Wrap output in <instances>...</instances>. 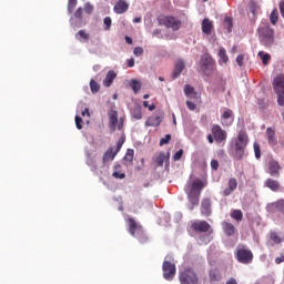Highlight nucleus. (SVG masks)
<instances>
[{
    "label": "nucleus",
    "instance_id": "nucleus-4",
    "mask_svg": "<svg viewBox=\"0 0 284 284\" xmlns=\"http://www.w3.org/2000/svg\"><path fill=\"white\" fill-rule=\"evenodd\" d=\"M260 41L265 48H272L274 45V29L265 24L264 27L258 28Z\"/></svg>",
    "mask_w": 284,
    "mask_h": 284
},
{
    "label": "nucleus",
    "instance_id": "nucleus-62",
    "mask_svg": "<svg viewBox=\"0 0 284 284\" xmlns=\"http://www.w3.org/2000/svg\"><path fill=\"white\" fill-rule=\"evenodd\" d=\"M276 265H281V263H284V255H281L280 257L275 258Z\"/></svg>",
    "mask_w": 284,
    "mask_h": 284
},
{
    "label": "nucleus",
    "instance_id": "nucleus-52",
    "mask_svg": "<svg viewBox=\"0 0 284 284\" xmlns=\"http://www.w3.org/2000/svg\"><path fill=\"white\" fill-rule=\"evenodd\" d=\"M133 54L135 57H142L143 55V48L141 47H135L134 50H133Z\"/></svg>",
    "mask_w": 284,
    "mask_h": 284
},
{
    "label": "nucleus",
    "instance_id": "nucleus-12",
    "mask_svg": "<svg viewBox=\"0 0 284 284\" xmlns=\"http://www.w3.org/2000/svg\"><path fill=\"white\" fill-rule=\"evenodd\" d=\"M221 119L222 125L230 128V125L234 123V112L232 111V109H225L221 115Z\"/></svg>",
    "mask_w": 284,
    "mask_h": 284
},
{
    "label": "nucleus",
    "instance_id": "nucleus-16",
    "mask_svg": "<svg viewBox=\"0 0 284 284\" xmlns=\"http://www.w3.org/2000/svg\"><path fill=\"white\" fill-rule=\"evenodd\" d=\"M264 186L268 187L272 192H281V182L274 179H266L264 182Z\"/></svg>",
    "mask_w": 284,
    "mask_h": 284
},
{
    "label": "nucleus",
    "instance_id": "nucleus-14",
    "mask_svg": "<svg viewBox=\"0 0 284 284\" xmlns=\"http://www.w3.org/2000/svg\"><path fill=\"white\" fill-rule=\"evenodd\" d=\"M272 85L275 94L278 92H284V75L283 74L276 75L273 79Z\"/></svg>",
    "mask_w": 284,
    "mask_h": 284
},
{
    "label": "nucleus",
    "instance_id": "nucleus-54",
    "mask_svg": "<svg viewBox=\"0 0 284 284\" xmlns=\"http://www.w3.org/2000/svg\"><path fill=\"white\" fill-rule=\"evenodd\" d=\"M112 176L114 179H125V173H121L119 171H115V172L112 173Z\"/></svg>",
    "mask_w": 284,
    "mask_h": 284
},
{
    "label": "nucleus",
    "instance_id": "nucleus-25",
    "mask_svg": "<svg viewBox=\"0 0 284 284\" xmlns=\"http://www.w3.org/2000/svg\"><path fill=\"white\" fill-rule=\"evenodd\" d=\"M114 79H116V73L114 71H109L103 80L104 88H110L114 82Z\"/></svg>",
    "mask_w": 284,
    "mask_h": 284
},
{
    "label": "nucleus",
    "instance_id": "nucleus-11",
    "mask_svg": "<svg viewBox=\"0 0 284 284\" xmlns=\"http://www.w3.org/2000/svg\"><path fill=\"white\" fill-rule=\"evenodd\" d=\"M207 185V182L196 179L191 184V190L189 191L191 194H199L201 195V192H203V187Z\"/></svg>",
    "mask_w": 284,
    "mask_h": 284
},
{
    "label": "nucleus",
    "instance_id": "nucleus-39",
    "mask_svg": "<svg viewBox=\"0 0 284 284\" xmlns=\"http://www.w3.org/2000/svg\"><path fill=\"white\" fill-rule=\"evenodd\" d=\"M90 89H91V92L93 94H97V92H99V90H101V85H99V83L94 80H91L90 81Z\"/></svg>",
    "mask_w": 284,
    "mask_h": 284
},
{
    "label": "nucleus",
    "instance_id": "nucleus-36",
    "mask_svg": "<svg viewBox=\"0 0 284 284\" xmlns=\"http://www.w3.org/2000/svg\"><path fill=\"white\" fill-rule=\"evenodd\" d=\"M270 21L273 26H276V23H278V10L277 9H274L272 12H271V16H270Z\"/></svg>",
    "mask_w": 284,
    "mask_h": 284
},
{
    "label": "nucleus",
    "instance_id": "nucleus-47",
    "mask_svg": "<svg viewBox=\"0 0 284 284\" xmlns=\"http://www.w3.org/2000/svg\"><path fill=\"white\" fill-rule=\"evenodd\" d=\"M75 125L78 130H83V119L79 115H75Z\"/></svg>",
    "mask_w": 284,
    "mask_h": 284
},
{
    "label": "nucleus",
    "instance_id": "nucleus-28",
    "mask_svg": "<svg viewBox=\"0 0 284 284\" xmlns=\"http://www.w3.org/2000/svg\"><path fill=\"white\" fill-rule=\"evenodd\" d=\"M209 278H210L211 283H216V282L221 281V278H223V277L221 276V272H219L217 268H212L209 272Z\"/></svg>",
    "mask_w": 284,
    "mask_h": 284
},
{
    "label": "nucleus",
    "instance_id": "nucleus-24",
    "mask_svg": "<svg viewBox=\"0 0 284 284\" xmlns=\"http://www.w3.org/2000/svg\"><path fill=\"white\" fill-rule=\"evenodd\" d=\"M187 200L191 203L190 210H194V207H196L199 205V201L201 199V195H199V193H190L187 192Z\"/></svg>",
    "mask_w": 284,
    "mask_h": 284
},
{
    "label": "nucleus",
    "instance_id": "nucleus-26",
    "mask_svg": "<svg viewBox=\"0 0 284 284\" xmlns=\"http://www.w3.org/2000/svg\"><path fill=\"white\" fill-rule=\"evenodd\" d=\"M268 236L270 241H272L275 245H281V243L284 241V237L276 231H271Z\"/></svg>",
    "mask_w": 284,
    "mask_h": 284
},
{
    "label": "nucleus",
    "instance_id": "nucleus-9",
    "mask_svg": "<svg viewBox=\"0 0 284 284\" xmlns=\"http://www.w3.org/2000/svg\"><path fill=\"white\" fill-rule=\"evenodd\" d=\"M216 68V64L214 62V59L210 55H203L201 59V70L204 72V74H210L207 72H213V70Z\"/></svg>",
    "mask_w": 284,
    "mask_h": 284
},
{
    "label": "nucleus",
    "instance_id": "nucleus-17",
    "mask_svg": "<svg viewBox=\"0 0 284 284\" xmlns=\"http://www.w3.org/2000/svg\"><path fill=\"white\" fill-rule=\"evenodd\" d=\"M266 139H267L268 145H271L272 148H275V145H278V140L276 139V131H274V129L272 128L266 129Z\"/></svg>",
    "mask_w": 284,
    "mask_h": 284
},
{
    "label": "nucleus",
    "instance_id": "nucleus-42",
    "mask_svg": "<svg viewBox=\"0 0 284 284\" xmlns=\"http://www.w3.org/2000/svg\"><path fill=\"white\" fill-rule=\"evenodd\" d=\"M227 187H230L231 190H236V187H239V181H236L235 178H231L227 182Z\"/></svg>",
    "mask_w": 284,
    "mask_h": 284
},
{
    "label": "nucleus",
    "instance_id": "nucleus-1",
    "mask_svg": "<svg viewBox=\"0 0 284 284\" xmlns=\"http://www.w3.org/2000/svg\"><path fill=\"white\" fill-rule=\"evenodd\" d=\"M128 223L131 236H134V239H138L141 243H148V235L145 234V231H143V226L138 223L134 217H129Z\"/></svg>",
    "mask_w": 284,
    "mask_h": 284
},
{
    "label": "nucleus",
    "instance_id": "nucleus-37",
    "mask_svg": "<svg viewBox=\"0 0 284 284\" xmlns=\"http://www.w3.org/2000/svg\"><path fill=\"white\" fill-rule=\"evenodd\" d=\"M130 88L136 94V92H139L141 90V82L136 81V80H131Z\"/></svg>",
    "mask_w": 284,
    "mask_h": 284
},
{
    "label": "nucleus",
    "instance_id": "nucleus-10",
    "mask_svg": "<svg viewBox=\"0 0 284 284\" xmlns=\"http://www.w3.org/2000/svg\"><path fill=\"white\" fill-rule=\"evenodd\" d=\"M210 227L212 226L206 221H197L191 224L192 231L199 233L210 232Z\"/></svg>",
    "mask_w": 284,
    "mask_h": 284
},
{
    "label": "nucleus",
    "instance_id": "nucleus-50",
    "mask_svg": "<svg viewBox=\"0 0 284 284\" xmlns=\"http://www.w3.org/2000/svg\"><path fill=\"white\" fill-rule=\"evenodd\" d=\"M253 148H254V152H255V158L261 159V145H258V143H254Z\"/></svg>",
    "mask_w": 284,
    "mask_h": 284
},
{
    "label": "nucleus",
    "instance_id": "nucleus-15",
    "mask_svg": "<svg viewBox=\"0 0 284 284\" xmlns=\"http://www.w3.org/2000/svg\"><path fill=\"white\" fill-rule=\"evenodd\" d=\"M129 9L130 4L125 0H119L114 6L113 11L115 14H125Z\"/></svg>",
    "mask_w": 284,
    "mask_h": 284
},
{
    "label": "nucleus",
    "instance_id": "nucleus-41",
    "mask_svg": "<svg viewBox=\"0 0 284 284\" xmlns=\"http://www.w3.org/2000/svg\"><path fill=\"white\" fill-rule=\"evenodd\" d=\"M78 0H69L68 1V12L69 14H72L74 12V9L77 8Z\"/></svg>",
    "mask_w": 284,
    "mask_h": 284
},
{
    "label": "nucleus",
    "instance_id": "nucleus-53",
    "mask_svg": "<svg viewBox=\"0 0 284 284\" xmlns=\"http://www.w3.org/2000/svg\"><path fill=\"white\" fill-rule=\"evenodd\" d=\"M123 143H125V140L120 139L116 144L115 154H119L121 152V148H123Z\"/></svg>",
    "mask_w": 284,
    "mask_h": 284
},
{
    "label": "nucleus",
    "instance_id": "nucleus-35",
    "mask_svg": "<svg viewBox=\"0 0 284 284\" xmlns=\"http://www.w3.org/2000/svg\"><path fill=\"white\" fill-rule=\"evenodd\" d=\"M257 57H260L262 59V63L264 65H267V63H270V59H272V57L268 53H265L263 51H260L257 53Z\"/></svg>",
    "mask_w": 284,
    "mask_h": 284
},
{
    "label": "nucleus",
    "instance_id": "nucleus-64",
    "mask_svg": "<svg viewBox=\"0 0 284 284\" xmlns=\"http://www.w3.org/2000/svg\"><path fill=\"white\" fill-rule=\"evenodd\" d=\"M226 284H239L235 278H230Z\"/></svg>",
    "mask_w": 284,
    "mask_h": 284
},
{
    "label": "nucleus",
    "instance_id": "nucleus-33",
    "mask_svg": "<svg viewBox=\"0 0 284 284\" xmlns=\"http://www.w3.org/2000/svg\"><path fill=\"white\" fill-rule=\"evenodd\" d=\"M75 38L81 41V39L83 41H90V33H87L85 30H80L78 31V33L75 34Z\"/></svg>",
    "mask_w": 284,
    "mask_h": 284
},
{
    "label": "nucleus",
    "instance_id": "nucleus-61",
    "mask_svg": "<svg viewBox=\"0 0 284 284\" xmlns=\"http://www.w3.org/2000/svg\"><path fill=\"white\" fill-rule=\"evenodd\" d=\"M280 212L284 215V199H280Z\"/></svg>",
    "mask_w": 284,
    "mask_h": 284
},
{
    "label": "nucleus",
    "instance_id": "nucleus-55",
    "mask_svg": "<svg viewBox=\"0 0 284 284\" xmlns=\"http://www.w3.org/2000/svg\"><path fill=\"white\" fill-rule=\"evenodd\" d=\"M224 21H225V23H227V32H232V18H230V17H226L225 19H224Z\"/></svg>",
    "mask_w": 284,
    "mask_h": 284
},
{
    "label": "nucleus",
    "instance_id": "nucleus-5",
    "mask_svg": "<svg viewBox=\"0 0 284 284\" xmlns=\"http://www.w3.org/2000/svg\"><path fill=\"white\" fill-rule=\"evenodd\" d=\"M158 23L159 26H164V28H168L169 30H173V32L181 30L182 26L181 20L172 16H160L158 18Z\"/></svg>",
    "mask_w": 284,
    "mask_h": 284
},
{
    "label": "nucleus",
    "instance_id": "nucleus-23",
    "mask_svg": "<svg viewBox=\"0 0 284 284\" xmlns=\"http://www.w3.org/2000/svg\"><path fill=\"white\" fill-rule=\"evenodd\" d=\"M214 29V23L205 18L203 21H202V32L204 34H212V30Z\"/></svg>",
    "mask_w": 284,
    "mask_h": 284
},
{
    "label": "nucleus",
    "instance_id": "nucleus-21",
    "mask_svg": "<svg viewBox=\"0 0 284 284\" xmlns=\"http://www.w3.org/2000/svg\"><path fill=\"white\" fill-rule=\"evenodd\" d=\"M222 229L226 236H234L236 234V227L230 222H222Z\"/></svg>",
    "mask_w": 284,
    "mask_h": 284
},
{
    "label": "nucleus",
    "instance_id": "nucleus-58",
    "mask_svg": "<svg viewBox=\"0 0 284 284\" xmlns=\"http://www.w3.org/2000/svg\"><path fill=\"white\" fill-rule=\"evenodd\" d=\"M244 57H243V54H240V55H237V58H236V63H237V65H240V68H243V61H244Z\"/></svg>",
    "mask_w": 284,
    "mask_h": 284
},
{
    "label": "nucleus",
    "instance_id": "nucleus-29",
    "mask_svg": "<svg viewBox=\"0 0 284 284\" xmlns=\"http://www.w3.org/2000/svg\"><path fill=\"white\" fill-rule=\"evenodd\" d=\"M146 125L152 128H159L161 125V116L159 115L150 116L146 121Z\"/></svg>",
    "mask_w": 284,
    "mask_h": 284
},
{
    "label": "nucleus",
    "instance_id": "nucleus-18",
    "mask_svg": "<svg viewBox=\"0 0 284 284\" xmlns=\"http://www.w3.org/2000/svg\"><path fill=\"white\" fill-rule=\"evenodd\" d=\"M185 69V62L183 60H178L175 62V67L172 73V78L173 79H179V77H181V72H183V70Z\"/></svg>",
    "mask_w": 284,
    "mask_h": 284
},
{
    "label": "nucleus",
    "instance_id": "nucleus-38",
    "mask_svg": "<svg viewBox=\"0 0 284 284\" xmlns=\"http://www.w3.org/2000/svg\"><path fill=\"white\" fill-rule=\"evenodd\" d=\"M124 161H128V163H132V161H134V150L133 149L126 150Z\"/></svg>",
    "mask_w": 284,
    "mask_h": 284
},
{
    "label": "nucleus",
    "instance_id": "nucleus-40",
    "mask_svg": "<svg viewBox=\"0 0 284 284\" xmlns=\"http://www.w3.org/2000/svg\"><path fill=\"white\" fill-rule=\"evenodd\" d=\"M132 114H133V118L134 119H143V113L141 112V106H135L133 110H132Z\"/></svg>",
    "mask_w": 284,
    "mask_h": 284
},
{
    "label": "nucleus",
    "instance_id": "nucleus-51",
    "mask_svg": "<svg viewBox=\"0 0 284 284\" xmlns=\"http://www.w3.org/2000/svg\"><path fill=\"white\" fill-rule=\"evenodd\" d=\"M183 159V149H180L174 155L173 161H181Z\"/></svg>",
    "mask_w": 284,
    "mask_h": 284
},
{
    "label": "nucleus",
    "instance_id": "nucleus-31",
    "mask_svg": "<svg viewBox=\"0 0 284 284\" xmlns=\"http://www.w3.org/2000/svg\"><path fill=\"white\" fill-rule=\"evenodd\" d=\"M184 94L189 99H196V91H194V88L192 85H190V84H186L184 87Z\"/></svg>",
    "mask_w": 284,
    "mask_h": 284
},
{
    "label": "nucleus",
    "instance_id": "nucleus-44",
    "mask_svg": "<svg viewBox=\"0 0 284 284\" xmlns=\"http://www.w3.org/2000/svg\"><path fill=\"white\" fill-rule=\"evenodd\" d=\"M275 94H277V105H281V108H284V91Z\"/></svg>",
    "mask_w": 284,
    "mask_h": 284
},
{
    "label": "nucleus",
    "instance_id": "nucleus-56",
    "mask_svg": "<svg viewBox=\"0 0 284 284\" xmlns=\"http://www.w3.org/2000/svg\"><path fill=\"white\" fill-rule=\"evenodd\" d=\"M232 192H234V190L230 189V186H227L226 189L223 190L222 195L230 196V194H232Z\"/></svg>",
    "mask_w": 284,
    "mask_h": 284
},
{
    "label": "nucleus",
    "instance_id": "nucleus-57",
    "mask_svg": "<svg viewBox=\"0 0 284 284\" xmlns=\"http://www.w3.org/2000/svg\"><path fill=\"white\" fill-rule=\"evenodd\" d=\"M186 108H189L191 111H194L196 110V104L192 101H186Z\"/></svg>",
    "mask_w": 284,
    "mask_h": 284
},
{
    "label": "nucleus",
    "instance_id": "nucleus-60",
    "mask_svg": "<svg viewBox=\"0 0 284 284\" xmlns=\"http://www.w3.org/2000/svg\"><path fill=\"white\" fill-rule=\"evenodd\" d=\"M280 12H281V16L284 19V0H281V2H280Z\"/></svg>",
    "mask_w": 284,
    "mask_h": 284
},
{
    "label": "nucleus",
    "instance_id": "nucleus-19",
    "mask_svg": "<svg viewBox=\"0 0 284 284\" xmlns=\"http://www.w3.org/2000/svg\"><path fill=\"white\" fill-rule=\"evenodd\" d=\"M265 210L268 214H276V212H281V200L267 203Z\"/></svg>",
    "mask_w": 284,
    "mask_h": 284
},
{
    "label": "nucleus",
    "instance_id": "nucleus-27",
    "mask_svg": "<svg viewBox=\"0 0 284 284\" xmlns=\"http://www.w3.org/2000/svg\"><path fill=\"white\" fill-rule=\"evenodd\" d=\"M116 151L114 149L110 148L106 150V152L103 154L102 162L108 163V161H114V158L116 156Z\"/></svg>",
    "mask_w": 284,
    "mask_h": 284
},
{
    "label": "nucleus",
    "instance_id": "nucleus-45",
    "mask_svg": "<svg viewBox=\"0 0 284 284\" xmlns=\"http://www.w3.org/2000/svg\"><path fill=\"white\" fill-rule=\"evenodd\" d=\"M258 8V4L254 2L253 0L248 3V10L252 12V14H256V10Z\"/></svg>",
    "mask_w": 284,
    "mask_h": 284
},
{
    "label": "nucleus",
    "instance_id": "nucleus-7",
    "mask_svg": "<svg viewBox=\"0 0 284 284\" xmlns=\"http://www.w3.org/2000/svg\"><path fill=\"white\" fill-rule=\"evenodd\" d=\"M235 258L242 265H250L254 261V253H252V250L243 246L235 251Z\"/></svg>",
    "mask_w": 284,
    "mask_h": 284
},
{
    "label": "nucleus",
    "instance_id": "nucleus-48",
    "mask_svg": "<svg viewBox=\"0 0 284 284\" xmlns=\"http://www.w3.org/2000/svg\"><path fill=\"white\" fill-rule=\"evenodd\" d=\"M103 23L105 26L104 30H110V28L112 27V18L110 17H105L103 20Z\"/></svg>",
    "mask_w": 284,
    "mask_h": 284
},
{
    "label": "nucleus",
    "instance_id": "nucleus-13",
    "mask_svg": "<svg viewBox=\"0 0 284 284\" xmlns=\"http://www.w3.org/2000/svg\"><path fill=\"white\" fill-rule=\"evenodd\" d=\"M268 174L275 179L281 176V164L277 161L271 160L268 162Z\"/></svg>",
    "mask_w": 284,
    "mask_h": 284
},
{
    "label": "nucleus",
    "instance_id": "nucleus-49",
    "mask_svg": "<svg viewBox=\"0 0 284 284\" xmlns=\"http://www.w3.org/2000/svg\"><path fill=\"white\" fill-rule=\"evenodd\" d=\"M74 18L80 21L83 19V8L79 7L74 12Z\"/></svg>",
    "mask_w": 284,
    "mask_h": 284
},
{
    "label": "nucleus",
    "instance_id": "nucleus-30",
    "mask_svg": "<svg viewBox=\"0 0 284 284\" xmlns=\"http://www.w3.org/2000/svg\"><path fill=\"white\" fill-rule=\"evenodd\" d=\"M165 161H170V153L165 155V153H160L159 156L155 159V163L159 168H163V163Z\"/></svg>",
    "mask_w": 284,
    "mask_h": 284
},
{
    "label": "nucleus",
    "instance_id": "nucleus-32",
    "mask_svg": "<svg viewBox=\"0 0 284 284\" xmlns=\"http://www.w3.org/2000/svg\"><path fill=\"white\" fill-rule=\"evenodd\" d=\"M231 219H234V221H237V223H241V221H243V211L233 210L231 212Z\"/></svg>",
    "mask_w": 284,
    "mask_h": 284
},
{
    "label": "nucleus",
    "instance_id": "nucleus-6",
    "mask_svg": "<svg viewBox=\"0 0 284 284\" xmlns=\"http://www.w3.org/2000/svg\"><path fill=\"white\" fill-rule=\"evenodd\" d=\"M172 261H174L172 256H166L163 262L162 271L165 281H172L176 276V265Z\"/></svg>",
    "mask_w": 284,
    "mask_h": 284
},
{
    "label": "nucleus",
    "instance_id": "nucleus-8",
    "mask_svg": "<svg viewBox=\"0 0 284 284\" xmlns=\"http://www.w3.org/2000/svg\"><path fill=\"white\" fill-rule=\"evenodd\" d=\"M211 132L215 143H222V145H225V141H227V131L223 130L221 125L214 124L211 129Z\"/></svg>",
    "mask_w": 284,
    "mask_h": 284
},
{
    "label": "nucleus",
    "instance_id": "nucleus-43",
    "mask_svg": "<svg viewBox=\"0 0 284 284\" xmlns=\"http://www.w3.org/2000/svg\"><path fill=\"white\" fill-rule=\"evenodd\" d=\"M84 12L87 14H92V12H94V6L90 2L84 3Z\"/></svg>",
    "mask_w": 284,
    "mask_h": 284
},
{
    "label": "nucleus",
    "instance_id": "nucleus-46",
    "mask_svg": "<svg viewBox=\"0 0 284 284\" xmlns=\"http://www.w3.org/2000/svg\"><path fill=\"white\" fill-rule=\"evenodd\" d=\"M170 141H172V135L166 134L164 138H162L160 140V145H168V143H170Z\"/></svg>",
    "mask_w": 284,
    "mask_h": 284
},
{
    "label": "nucleus",
    "instance_id": "nucleus-2",
    "mask_svg": "<svg viewBox=\"0 0 284 284\" xmlns=\"http://www.w3.org/2000/svg\"><path fill=\"white\" fill-rule=\"evenodd\" d=\"M179 281L181 284H199V275L194 268L186 266L180 270Z\"/></svg>",
    "mask_w": 284,
    "mask_h": 284
},
{
    "label": "nucleus",
    "instance_id": "nucleus-22",
    "mask_svg": "<svg viewBox=\"0 0 284 284\" xmlns=\"http://www.w3.org/2000/svg\"><path fill=\"white\" fill-rule=\"evenodd\" d=\"M211 207H212V201L210 199H204L201 204L202 214L204 216H210V214H212Z\"/></svg>",
    "mask_w": 284,
    "mask_h": 284
},
{
    "label": "nucleus",
    "instance_id": "nucleus-3",
    "mask_svg": "<svg viewBox=\"0 0 284 284\" xmlns=\"http://www.w3.org/2000/svg\"><path fill=\"white\" fill-rule=\"evenodd\" d=\"M245 148H247V133L240 131L235 140V159H243L245 156Z\"/></svg>",
    "mask_w": 284,
    "mask_h": 284
},
{
    "label": "nucleus",
    "instance_id": "nucleus-34",
    "mask_svg": "<svg viewBox=\"0 0 284 284\" xmlns=\"http://www.w3.org/2000/svg\"><path fill=\"white\" fill-rule=\"evenodd\" d=\"M219 57L222 63H227V61H230V58L227 57V52L225 51V48L220 49Z\"/></svg>",
    "mask_w": 284,
    "mask_h": 284
},
{
    "label": "nucleus",
    "instance_id": "nucleus-20",
    "mask_svg": "<svg viewBox=\"0 0 284 284\" xmlns=\"http://www.w3.org/2000/svg\"><path fill=\"white\" fill-rule=\"evenodd\" d=\"M119 123V112L112 110L109 112V125L111 130H116V125Z\"/></svg>",
    "mask_w": 284,
    "mask_h": 284
},
{
    "label": "nucleus",
    "instance_id": "nucleus-59",
    "mask_svg": "<svg viewBox=\"0 0 284 284\" xmlns=\"http://www.w3.org/2000/svg\"><path fill=\"white\" fill-rule=\"evenodd\" d=\"M211 168L212 170H219V160H212L211 161Z\"/></svg>",
    "mask_w": 284,
    "mask_h": 284
},
{
    "label": "nucleus",
    "instance_id": "nucleus-63",
    "mask_svg": "<svg viewBox=\"0 0 284 284\" xmlns=\"http://www.w3.org/2000/svg\"><path fill=\"white\" fill-rule=\"evenodd\" d=\"M129 68H134V58H131L126 61Z\"/></svg>",
    "mask_w": 284,
    "mask_h": 284
}]
</instances>
